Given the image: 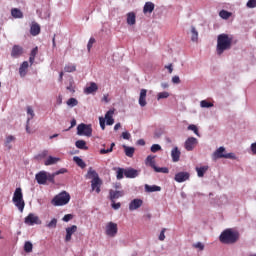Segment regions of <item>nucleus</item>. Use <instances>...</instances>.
<instances>
[{
    "label": "nucleus",
    "instance_id": "obj_32",
    "mask_svg": "<svg viewBox=\"0 0 256 256\" xmlns=\"http://www.w3.org/2000/svg\"><path fill=\"white\" fill-rule=\"evenodd\" d=\"M73 161L76 163V165H78V167H81V169H85V167H87V164H85V161H83V159H81L78 156H74Z\"/></svg>",
    "mask_w": 256,
    "mask_h": 256
},
{
    "label": "nucleus",
    "instance_id": "obj_29",
    "mask_svg": "<svg viewBox=\"0 0 256 256\" xmlns=\"http://www.w3.org/2000/svg\"><path fill=\"white\" fill-rule=\"evenodd\" d=\"M11 15L14 19H23V12H21L19 8H13L11 10Z\"/></svg>",
    "mask_w": 256,
    "mask_h": 256
},
{
    "label": "nucleus",
    "instance_id": "obj_56",
    "mask_svg": "<svg viewBox=\"0 0 256 256\" xmlns=\"http://www.w3.org/2000/svg\"><path fill=\"white\" fill-rule=\"evenodd\" d=\"M165 231L166 229L163 228L160 232V235H159V241H165Z\"/></svg>",
    "mask_w": 256,
    "mask_h": 256
},
{
    "label": "nucleus",
    "instance_id": "obj_26",
    "mask_svg": "<svg viewBox=\"0 0 256 256\" xmlns=\"http://www.w3.org/2000/svg\"><path fill=\"white\" fill-rule=\"evenodd\" d=\"M59 161H61L60 158L53 157V156H49V157L45 160L44 165H46V166L55 165V164L59 163Z\"/></svg>",
    "mask_w": 256,
    "mask_h": 256
},
{
    "label": "nucleus",
    "instance_id": "obj_64",
    "mask_svg": "<svg viewBox=\"0 0 256 256\" xmlns=\"http://www.w3.org/2000/svg\"><path fill=\"white\" fill-rule=\"evenodd\" d=\"M165 69H168V72L170 74L173 73V64H169L168 66H165Z\"/></svg>",
    "mask_w": 256,
    "mask_h": 256
},
{
    "label": "nucleus",
    "instance_id": "obj_42",
    "mask_svg": "<svg viewBox=\"0 0 256 256\" xmlns=\"http://www.w3.org/2000/svg\"><path fill=\"white\" fill-rule=\"evenodd\" d=\"M67 105L69 107H77V105H79V101H77V99H75V98H70L67 101Z\"/></svg>",
    "mask_w": 256,
    "mask_h": 256
},
{
    "label": "nucleus",
    "instance_id": "obj_22",
    "mask_svg": "<svg viewBox=\"0 0 256 256\" xmlns=\"http://www.w3.org/2000/svg\"><path fill=\"white\" fill-rule=\"evenodd\" d=\"M145 192L146 193H155L157 191H161V187L157 186V185H149V184H145L144 186Z\"/></svg>",
    "mask_w": 256,
    "mask_h": 256
},
{
    "label": "nucleus",
    "instance_id": "obj_58",
    "mask_svg": "<svg viewBox=\"0 0 256 256\" xmlns=\"http://www.w3.org/2000/svg\"><path fill=\"white\" fill-rule=\"evenodd\" d=\"M113 152V149L112 148H109V149H101L100 150V155H105L107 153H112Z\"/></svg>",
    "mask_w": 256,
    "mask_h": 256
},
{
    "label": "nucleus",
    "instance_id": "obj_57",
    "mask_svg": "<svg viewBox=\"0 0 256 256\" xmlns=\"http://www.w3.org/2000/svg\"><path fill=\"white\" fill-rule=\"evenodd\" d=\"M172 83L179 85V83H181V79L179 78V76H173Z\"/></svg>",
    "mask_w": 256,
    "mask_h": 256
},
{
    "label": "nucleus",
    "instance_id": "obj_9",
    "mask_svg": "<svg viewBox=\"0 0 256 256\" xmlns=\"http://www.w3.org/2000/svg\"><path fill=\"white\" fill-rule=\"evenodd\" d=\"M24 223L29 226L33 225H41V219H39V216L35 215L34 213L28 214V216L25 217Z\"/></svg>",
    "mask_w": 256,
    "mask_h": 256
},
{
    "label": "nucleus",
    "instance_id": "obj_13",
    "mask_svg": "<svg viewBox=\"0 0 256 256\" xmlns=\"http://www.w3.org/2000/svg\"><path fill=\"white\" fill-rule=\"evenodd\" d=\"M23 55V47L19 45H14L11 51V57L17 59Z\"/></svg>",
    "mask_w": 256,
    "mask_h": 256
},
{
    "label": "nucleus",
    "instance_id": "obj_39",
    "mask_svg": "<svg viewBox=\"0 0 256 256\" xmlns=\"http://www.w3.org/2000/svg\"><path fill=\"white\" fill-rule=\"evenodd\" d=\"M47 155H49V151L43 150L42 152L35 156V159H37V161H41V159H45Z\"/></svg>",
    "mask_w": 256,
    "mask_h": 256
},
{
    "label": "nucleus",
    "instance_id": "obj_35",
    "mask_svg": "<svg viewBox=\"0 0 256 256\" xmlns=\"http://www.w3.org/2000/svg\"><path fill=\"white\" fill-rule=\"evenodd\" d=\"M127 23H128V25H135V23H136L135 13H133V12L128 13Z\"/></svg>",
    "mask_w": 256,
    "mask_h": 256
},
{
    "label": "nucleus",
    "instance_id": "obj_50",
    "mask_svg": "<svg viewBox=\"0 0 256 256\" xmlns=\"http://www.w3.org/2000/svg\"><path fill=\"white\" fill-rule=\"evenodd\" d=\"M151 152L152 153H157V151H161V145H159V144H153L152 146H151Z\"/></svg>",
    "mask_w": 256,
    "mask_h": 256
},
{
    "label": "nucleus",
    "instance_id": "obj_44",
    "mask_svg": "<svg viewBox=\"0 0 256 256\" xmlns=\"http://www.w3.org/2000/svg\"><path fill=\"white\" fill-rule=\"evenodd\" d=\"M48 229H55L57 227V218H53L47 225Z\"/></svg>",
    "mask_w": 256,
    "mask_h": 256
},
{
    "label": "nucleus",
    "instance_id": "obj_40",
    "mask_svg": "<svg viewBox=\"0 0 256 256\" xmlns=\"http://www.w3.org/2000/svg\"><path fill=\"white\" fill-rule=\"evenodd\" d=\"M154 171L156 173H169V168L167 167H157V166H154Z\"/></svg>",
    "mask_w": 256,
    "mask_h": 256
},
{
    "label": "nucleus",
    "instance_id": "obj_7",
    "mask_svg": "<svg viewBox=\"0 0 256 256\" xmlns=\"http://www.w3.org/2000/svg\"><path fill=\"white\" fill-rule=\"evenodd\" d=\"M77 135L91 137V135H93V128L91 127V124H79L77 126Z\"/></svg>",
    "mask_w": 256,
    "mask_h": 256
},
{
    "label": "nucleus",
    "instance_id": "obj_41",
    "mask_svg": "<svg viewBox=\"0 0 256 256\" xmlns=\"http://www.w3.org/2000/svg\"><path fill=\"white\" fill-rule=\"evenodd\" d=\"M154 171L156 173H169V168L167 167H157V166H154Z\"/></svg>",
    "mask_w": 256,
    "mask_h": 256
},
{
    "label": "nucleus",
    "instance_id": "obj_16",
    "mask_svg": "<svg viewBox=\"0 0 256 256\" xmlns=\"http://www.w3.org/2000/svg\"><path fill=\"white\" fill-rule=\"evenodd\" d=\"M125 177L127 179H135V177H139V171L135 170L134 168H126Z\"/></svg>",
    "mask_w": 256,
    "mask_h": 256
},
{
    "label": "nucleus",
    "instance_id": "obj_59",
    "mask_svg": "<svg viewBox=\"0 0 256 256\" xmlns=\"http://www.w3.org/2000/svg\"><path fill=\"white\" fill-rule=\"evenodd\" d=\"M99 121H100V127L103 131H105V118L103 117H100L99 118Z\"/></svg>",
    "mask_w": 256,
    "mask_h": 256
},
{
    "label": "nucleus",
    "instance_id": "obj_43",
    "mask_svg": "<svg viewBox=\"0 0 256 256\" xmlns=\"http://www.w3.org/2000/svg\"><path fill=\"white\" fill-rule=\"evenodd\" d=\"M27 114L30 115V117L27 120V123H29V121H31V119L35 117V112L33 111V108H31V106L27 107Z\"/></svg>",
    "mask_w": 256,
    "mask_h": 256
},
{
    "label": "nucleus",
    "instance_id": "obj_61",
    "mask_svg": "<svg viewBox=\"0 0 256 256\" xmlns=\"http://www.w3.org/2000/svg\"><path fill=\"white\" fill-rule=\"evenodd\" d=\"M47 181L53 183V181H55V174H47Z\"/></svg>",
    "mask_w": 256,
    "mask_h": 256
},
{
    "label": "nucleus",
    "instance_id": "obj_63",
    "mask_svg": "<svg viewBox=\"0 0 256 256\" xmlns=\"http://www.w3.org/2000/svg\"><path fill=\"white\" fill-rule=\"evenodd\" d=\"M251 151H252L253 155H256V142L251 144Z\"/></svg>",
    "mask_w": 256,
    "mask_h": 256
},
{
    "label": "nucleus",
    "instance_id": "obj_20",
    "mask_svg": "<svg viewBox=\"0 0 256 256\" xmlns=\"http://www.w3.org/2000/svg\"><path fill=\"white\" fill-rule=\"evenodd\" d=\"M30 33L33 35V37H37V35L41 33V26H39L37 23H32L30 27Z\"/></svg>",
    "mask_w": 256,
    "mask_h": 256
},
{
    "label": "nucleus",
    "instance_id": "obj_46",
    "mask_svg": "<svg viewBox=\"0 0 256 256\" xmlns=\"http://www.w3.org/2000/svg\"><path fill=\"white\" fill-rule=\"evenodd\" d=\"M116 173H117V175H116L117 179L121 180V179H123V175L125 176V169L118 168Z\"/></svg>",
    "mask_w": 256,
    "mask_h": 256
},
{
    "label": "nucleus",
    "instance_id": "obj_49",
    "mask_svg": "<svg viewBox=\"0 0 256 256\" xmlns=\"http://www.w3.org/2000/svg\"><path fill=\"white\" fill-rule=\"evenodd\" d=\"M188 130L193 131L195 133V135L199 136V129L197 128L196 125H194V124L189 125Z\"/></svg>",
    "mask_w": 256,
    "mask_h": 256
},
{
    "label": "nucleus",
    "instance_id": "obj_12",
    "mask_svg": "<svg viewBox=\"0 0 256 256\" xmlns=\"http://www.w3.org/2000/svg\"><path fill=\"white\" fill-rule=\"evenodd\" d=\"M140 207H143V201L139 198H136L129 203V211H137Z\"/></svg>",
    "mask_w": 256,
    "mask_h": 256
},
{
    "label": "nucleus",
    "instance_id": "obj_11",
    "mask_svg": "<svg viewBox=\"0 0 256 256\" xmlns=\"http://www.w3.org/2000/svg\"><path fill=\"white\" fill-rule=\"evenodd\" d=\"M189 177L188 172H178L174 177V181L177 183H185V181H188Z\"/></svg>",
    "mask_w": 256,
    "mask_h": 256
},
{
    "label": "nucleus",
    "instance_id": "obj_8",
    "mask_svg": "<svg viewBox=\"0 0 256 256\" xmlns=\"http://www.w3.org/2000/svg\"><path fill=\"white\" fill-rule=\"evenodd\" d=\"M119 231V228L117 226V223H114V222H108L106 224V230H105V234L108 236V237H115L117 235Z\"/></svg>",
    "mask_w": 256,
    "mask_h": 256
},
{
    "label": "nucleus",
    "instance_id": "obj_19",
    "mask_svg": "<svg viewBox=\"0 0 256 256\" xmlns=\"http://www.w3.org/2000/svg\"><path fill=\"white\" fill-rule=\"evenodd\" d=\"M171 157L174 163H177L179 159H181V151H179L178 147H175L174 149H172Z\"/></svg>",
    "mask_w": 256,
    "mask_h": 256
},
{
    "label": "nucleus",
    "instance_id": "obj_28",
    "mask_svg": "<svg viewBox=\"0 0 256 256\" xmlns=\"http://www.w3.org/2000/svg\"><path fill=\"white\" fill-rule=\"evenodd\" d=\"M124 153L126 157H133L135 155V148L123 145Z\"/></svg>",
    "mask_w": 256,
    "mask_h": 256
},
{
    "label": "nucleus",
    "instance_id": "obj_15",
    "mask_svg": "<svg viewBox=\"0 0 256 256\" xmlns=\"http://www.w3.org/2000/svg\"><path fill=\"white\" fill-rule=\"evenodd\" d=\"M73 233H77V225H72L71 227L66 228V237H65L66 243H69V241H71V237L73 236Z\"/></svg>",
    "mask_w": 256,
    "mask_h": 256
},
{
    "label": "nucleus",
    "instance_id": "obj_25",
    "mask_svg": "<svg viewBox=\"0 0 256 256\" xmlns=\"http://www.w3.org/2000/svg\"><path fill=\"white\" fill-rule=\"evenodd\" d=\"M115 112L113 110H109L106 114H105V119H106V124L107 125H113V123H115V120L113 119V114Z\"/></svg>",
    "mask_w": 256,
    "mask_h": 256
},
{
    "label": "nucleus",
    "instance_id": "obj_47",
    "mask_svg": "<svg viewBox=\"0 0 256 256\" xmlns=\"http://www.w3.org/2000/svg\"><path fill=\"white\" fill-rule=\"evenodd\" d=\"M201 107L205 108V109H209V107H213V103L208 102L207 100H202L200 102Z\"/></svg>",
    "mask_w": 256,
    "mask_h": 256
},
{
    "label": "nucleus",
    "instance_id": "obj_36",
    "mask_svg": "<svg viewBox=\"0 0 256 256\" xmlns=\"http://www.w3.org/2000/svg\"><path fill=\"white\" fill-rule=\"evenodd\" d=\"M64 71L66 73H73L75 71H77V66L73 65V64H68L64 67Z\"/></svg>",
    "mask_w": 256,
    "mask_h": 256
},
{
    "label": "nucleus",
    "instance_id": "obj_2",
    "mask_svg": "<svg viewBox=\"0 0 256 256\" xmlns=\"http://www.w3.org/2000/svg\"><path fill=\"white\" fill-rule=\"evenodd\" d=\"M87 179L91 180V189L92 191H95L97 194L101 193V185H103V180L99 177V174L97 171L93 169V167H90L88 169V172L86 174Z\"/></svg>",
    "mask_w": 256,
    "mask_h": 256
},
{
    "label": "nucleus",
    "instance_id": "obj_18",
    "mask_svg": "<svg viewBox=\"0 0 256 256\" xmlns=\"http://www.w3.org/2000/svg\"><path fill=\"white\" fill-rule=\"evenodd\" d=\"M99 90V86H97V83L95 82H91L89 86H87L85 89H84V93L86 95H91L92 93H96V91Z\"/></svg>",
    "mask_w": 256,
    "mask_h": 256
},
{
    "label": "nucleus",
    "instance_id": "obj_4",
    "mask_svg": "<svg viewBox=\"0 0 256 256\" xmlns=\"http://www.w3.org/2000/svg\"><path fill=\"white\" fill-rule=\"evenodd\" d=\"M12 201L15 207H17V209L20 211V213H23L25 209V200L23 199V189H21L20 187L15 189Z\"/></svg>",
    "mask_w": 256,
    "mask_h": 256
},
{
    "label": "nucleus",
    "instance_id": "obj_1",
    "mask_svg": "<svg viewBox=\"0 0 256 256\" xmlns=\"http://www.w3.org/2000/svg\"><path fill=\"white\" fill-rule=\"evenodd\" d=\"M232 44L233 38L229 37L227 34L218 35L216 47L217 54L223 55L225 51H229V49H231Z\"/></svg>",
    "mask_w": 256,
    "mask_h": 256
},
{
    "label": "nucleus",
    "instance_id": "obj_27",
    "mask_svg": "<svg viewBox=\"0 0 256 256\" xmlns=\"http://www.w3.org/2000/svg\"><path fill=\"white\" fill-rule=\"evenodd\" d=\"M191 41H193V43L199 41V32L194 26L191 27Z\"/></svg>",
    "mask_w": 256,
    "mask_h": 256
},
{
    "label": "nucleus",
    "instance_id": "obj_55",
    "mask_svg": "<svg viewBox=\"0 0 256 256\" xmlns=\"http://www.w3.org/2000/svg\"><path fill=\"white\" fill-rule=\"evenodd\" d=\"M71 219H73L72 214H66L62 220L65 221V223H68V221H71Z\"/></svg>",
    "mask_w": 256,
    "mask_h": 256
},
{
    "label": "nucleus",
    "instance_id": "obj_23",
    "mask_svg": "<svg viewBox=\"0 0 256 256\" xmlns=\"http://www.w3.org/2000/svg\"><path fill=\"white\" fill-rule=\"evenodd\" d=\"M27 69H29V62L24 61L19 68L20 77H25V75H27Z\"/></svg>",
    "mask_w": 256,
    "mask_h": 256
},
{
    "label": "nucleus",
    "instance_id": "obj_31",
    "mask_svg": "<svg viewBox=\"0 0 256 256\" xmlns=\"http://www.w3.org/2000/svg\"><path fill=\"white\" fill-rule=\"evenodd\" d=\"M209 170V166L197 167V175L198 177H205V173Z\"/></svg>",
    "mask_w": 256,
    "mask_h": 256
},
{
    "label": "nucleus",
    "instance_id": "obj_51",
    "mask_svg": "<svg viewBox=\"0 0 256 256\" xmlns=\"http://www.w3.org/2000/svg\"><path fill=\"white\" fill-rule=\"evenodd\" d=\"M246 5H247V7L249 9H255V7H256V0H249Z\"/></svg>",
    "mask_w": 256,
    "mask_h": 256
},
{
    "label": "nucleus",
    "instance_id": "obj_14",
    "mask_svg": "<svg viewBox=\"0 0 256 256\" xmlns=\"http://www.w3.org/2000/svg\"><path fill=\"white\" fill-rule=\"evenodd\" d=\"M35 178L39 185H45V183H47V172L41 171L36 174Z\"/></svg>",
    "mask_w": 256,
    "mask_h": 256
},
{
    "label": "nucleus",
    "instance_id": "obj_54",
    "mask_svg": "<svg viewBox=\"0 0 256 256\" xmlns=\"http://www.w3.org/2000/svg\"><path fill=\"white\" fill-rule=\"evenodd\" d=\"M94 43H95V38H90L88 45H87L88 51H91V48L93 47Z\"/></svg>",
    "mask_w": 256,
    "mask_h": 256
},
{
    "label": "nucleus",
    "instance_id": "obj_30",
    "mask_svg": "<svg viewBox=\"0 0 256 256\" xmlns=\"http://www.w3.org/2000/svg\"><path fill=\"white\" fill-rule=\"evenodd\" d=\"M75 146L77 147V149H83L84 151H87V149H89L85 140H77Z\"/></svg>",
    "mask_w": 256,
    "mask_h": 256
},
{
    "label": "nucleus",
    "instance_id": "obj_34",
    "mask_svg": "<svg viewBox=\"0 0 256 256\" xmlns=\"http://www.w3.org/2000/svg\"><path fill=\"white\" fill-rule=\"evenodd\" d=\"M146 165H149L150 167H152V169H154L156 167L155 156H151V155L147 156Z\"/></svg>",
    "mask_w": 256,
    "mask_h": 256
},
{
    "label": "nucleus",
    "instance_id": "obj_52",
    "mask_svg": "<svg viewBox=\"0 0 256 256\" xmlns=\"http://www.w3.org/2000/svg\"><path fill=\"white\" fill-rule=\"evenodd\" d=\"M111 203V207L112 209H115V211H117V209H121V202L115 203V200H113Z\"/></svg>",
    "mask_w": 256,
    "mask_h": 256
},
{
    "label": "nucleus",
    "instance_id": "obj_53",
    "mask_svg": "<svg viewBox=\"0 0 256 256\" xmlns=\"http://www.w3.org/2000/svg\"><path fill=\"white\" fill-rule=\"evenodd\" d=\"M195 249H199L200 251H203V249H205V245H203V243L198 242L196 244H194Z\"/></svg>",
    "mask_w": 256,
    "mask_h": 256
},
{
    "label": "nucleus",
    "instance_id": "obj_21",
    "mask_svg": "<svg viewBox=\"0 0 256 256\" xmlns=\"http://www.w3.org/2000/svg\"><path fill=\"white\" fill-rule=\"evenodd\" d=\"M109 195H110V201H115V199H119L120 197H123L124 193L123 191L110 190Z\"/></svg>",
    "mask_w": 256,
    "mask_h": 256
},
{
    "label": "nucleus",
    "instance_id": "obj_48",
    "mask_svg": "<svg viewBox=\"0 0 256 256\" xmlns=\"http://www.w3.org/2000/svg\"><path fill=\"white\" fill-rule=\"evenodd\" d=\"M168 97H169V92H160L157 95L158 101H160V99H167Z\"/></svg>",
    "mask_w": 256,
    "mask_h": 256
},
{
    "label": "nucleus",
    "instance_id": "obj_3",
    "mask_svg": "<svg viewBox=\"0 0 256 256\" xmlns=\"http://www.w3.org/2000/svg\"><path fill=\"white\" fill-rule=\"evenodd\" d=\"M221 243H225L226 245H232L233 243H237L239 241V232H235L231 229L224 230L220 237Z\"/></svg>",
    "mask_w": 256,
    "mask_h": 256
},
{
    "label": "nucleus",
    "instance_id": "obj_45",
    "mask_svg": "<svg viewBox=\"0 0 256 256\" xmlns=\"http://www.w3.org/2000/svg\"><path fill=\"white\" fill-rule=\"evenodd\" d=\"M219 15L222 19H229V17H231V13L227 10L220 11Z\"/></svg>",
    "mask_w": 256,
    "mask_h": 256
},
{
    "label": "nucleus",
    "instance_id": "obj_24",
    "mask_svg": "<svg viewBox=\"0 0 256 256\" xmlns=\"http://www.w3.org/2000/svg\"><path fill=\"white\" fill-rule=\"evenodd\" d=\"M155 11V4L153 2H146L143 8V13H153Z\"/></svg>",
    "mask_w": 256,
    "mask_h": 256
},
{
    "label": "nucleus",
    "instance_id": "obj_5",
    "mask_svg": "<svg viewBox=\"0 0 256 256\" xmlns=\"http://www.w3.org/2000/svg\"><path fill=\"white\" fill-rule=\"evenodd\" d=\"M69 201H71V195H69L67 191H63L52 199V205H54V207H63V205H67Z\"/></svg>",
    "mask_w": 256,
    "mask_h": 256
},
{
    "label": "nucleus",
    "instance_id": "obj_6",
    "mask_svg": "<svg viewBox=\"0 0 256 256\" xmlns=\"http://www.w3.org/2000/svg\"><path fill=\"white\" fill-rule=\"evenodd\" d=\"M212 159L213 161H217V159H235V154L227 153L225 147L221 146L212 154Z\"/></svg>",
    "mask_w": 256,
    "mask_h": 256
},
{
    "label": "nucleus",
    "instance_id": "obj_38",
    "mask_svg": "<svg viewBox=\"0 0 256 256\" xmlns=\"http://www.w3.org/2000/svg\"><path fill=\"white\" fill-rule=\"evenodd\" d=\"M24 251H25V253H32L33 252V244L29 241L25 242Z\"/></svg>",
    "mask_w": 256,
    "mask_h": 256
},
{
    "label": "nucleus",
    "instance_id": "obj_60",
    "mask_svg": "<svg viewBox=\"0 0 256 256\" xmlns=\"http://www.w3.org/2000/svg\"><path fill=\"white\" fill-rule=\"evenodd\" d=\"M122 138L129 141L131 139V134L129 132H123L122 133Z\"/></svg>",
    "mask_w": 256,
    "mask_h": 256
},
{
    "label": "nucleus",
    "instance_id": "obj_62",
    "mask_svg": "<svg viewBox=\"0 0 256 256\" xmlns=\"http://www.w3.org/2000/svg\"><path fill=\"white\" fill-rule=\"evenodd\" d=\"M67 91H70V93H75V87H73V84L70 83L69 86H67Z\"/></svg>",
    "mask_w": 256,
    "mask_h": 256
},
{
    "label": "nucleus",
    "instance_id": "obj_10",
    "mask_svg": "<svg viewBox=\"0 0 256 256\" xmlns=\"http://www.w3.org/2000/svg\"><path fill=\"white\" fill-rule=\"evenodd\" d=\"M197 138L195 137H189L184 144V147L186 149V151H193L195 149V147H197Z\"/></svg>",
    "mask_w": 256,
    "mask_h": 256
},
{
    "label": "nucleus",
    "instance_id": "obj_37",
    "mask_svg": "<svg viewBox=\"0 0 256 256\" xmlns=\"http://www.w3.org/2000/svg\"><path fill=\"white\" fill-rule=\"evenodd\" d=\"M13 141H15V136H7L5 141V147H7V149H11V143H13Z\"/></svg>",
    "mask_w": 256,
    "mask_h": 256
},
{
    "label": "nucleus",
    "instance_id": "obj_33",
    "mask_svg": "<svg viewBox=\"0 0 256 256\" xmlns=\"http://www.w3.org/2000/svg\"><path fill=\"white\" fill-rule=\"evenodd\" d=\"M37 53H39V48L35 47L30 53V65H33V63H35V57H37Z\"/></svg>",
    "mask_w": 256,
    "mask_h": 256
},
{
    "label": "nucleus",
    "instance_id": "obj_17",
    "mask_svg": "<svg viewBox=\"0 0 256 256\" xmlns=\"http://www.w3.org/2000/svg\"><path fill=\"white\" fill-rule=\"evenodd\" d=\"M146 99H147V90L146 89H141L139 100H138V103H139L140 107H145L147 105V100Z\"/></svg>",
    "mask_w": 256,
    "mask_h": 256
}]
</instances>
